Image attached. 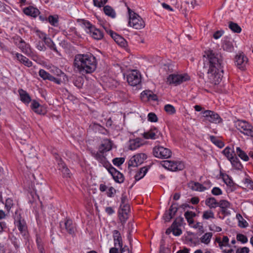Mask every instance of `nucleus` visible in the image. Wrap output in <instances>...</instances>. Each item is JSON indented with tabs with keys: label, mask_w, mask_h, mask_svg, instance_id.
<instances>
[{
	"label": "nucleus",
	"mask_w": 253,
	"mask_h": 253,
	"mask_svg": "<svg viewBox=\"0 0 253 253\" xmlns=\"http://www.w3.org/2000/svg\"><path fill=\"white\" fill-rule=\"evenodd\" d=\"M209 69L207 72L210 82L214 84H218L221 81L223 73V58L221 54L212 50L207 53Z\"/></svg>",
	"instance_id": "nucleus-1"
},
{
	"label": "nucleus",
	"mask_w": 253,
	"mask_h": 253,
	"mask_svg": "<svg viewBox=\"0 0 253 253\" xmlns=\"http://www.w3.org/2000/svg\"><path fill=\"white\" fill-rule=\"evenodd\" d=\"M74 68L76 72L82 75L93 73L96 68L97 61L91 54H78L75 56Z\"/></svg>",
	"instance_id": "nucleus-2"
},
{
	"label": "nucleus",
	"mask_w": 253,
	"mask_h": 253,
	"mask_svg": "<svg viewBox=\"0 0 253 253\" xmlns=\"http://www.w3.org/2000/svg\"><path fill=\"white\" fill-rule=\"evenodd\" d=\"M11 42L18 48L20 51L34 61L38 59L37 55L34 53L31 46L26 42L20 36L15 35L11 38Z\"/></svg>",
	"instance_id": "nucleus-3"
},
{
	"label": "nucleus",
	"mask_w": 253,
	"mask_h": 253,
	"mask_svg": "<svg viewBox=\"0 0 253 253\" xmlns=\"http://www.w3.org/2000/svg\"><path fill=\"white\" fill-rule=\"evenodd\" d=\"M112 143H102L99 147L98 151L96 152H91L92 156L95 158L103 167L107 169L111 167V164L107 160L103 154L111 150Z\"/></svg>",
	"instance_id": "nucleus-4"
},
{
	"label": "nucleus",
	"mask_w": 253,
	"mask_h": 253,
	"mask_svg": "<svg viewBox=\"0 0 253 253\" xmlns=\"http://www.w3.org/2000/svg\"><path fill=\"white\" fill-rule=\"evenodd\" d=\"M128 10L129 15V21L128 22L129 26L138 30L144 28L145 23L143 19L137 14L133 12L132 13L129 8H128Z\"/></svg>",
	"instance_id": "nucleus-5"
},
{
	"label": "nucleus",
	"mask_w": 253,
	"mask_h": 253,
	"mask_svg": "<svg viewBox=\"0 0 253 253\" xmlns=\"http://www.w3.org/2000/svg\"><path fill=\"white\" fill-rule=\"evenodd\" d=\"M184 222V218L181 216L176 217L171 225L168 228L166 231V234L169 235L171 232L176 236H180L182 234V230L180 227Z\"/></svg>",
	"instance_id": "nucleus-6"
},
{
	"label": "nucleus",
	"mask_w": 253,
	"mask_h": 253,
	"mask_svg": "<svg viewBox=\"0 0 253 253\" xmlns=\"http://www.w3.org/2000/svg\"><path fill=\"white\" fill-rule=\"evenodd\" d=\"M235 126L241 133L250 136L253 140V126L245 121L238 120L235 122Z\"/></svg>",
	"instance_id": "nucleus-7"
},
{
	"label": "nucleus",
	"mask_w": 253,
	"mask_h": 253,
	"mask_svg": "<svg viewBox=\"0 0 253 253\" xmlns=\"http://www.w3.org/2000/svg\"><path fill=\"white\" fill-rule=\"evenodd\" d=\"M161 165L165 169L172 171L181 170L185 168L184 164L182 162L165 160L161 162Z\"/></svg>",
	"instance_id": "nucleus-8"
},
{
	"label": "nucleus",
	"mask_w": 253,
	"mask_h": 253,
	"mask_svg": "<svg viewBox=\"0 0 253 253\" xmlns=\"http://www.w3.org/2000/svg\"><path fill=\"white\" fill-rule=\"evenodd\" d=\"M189 80L190 77L186 74H171L168 77L167 82L169 84H174L176 85Z\"/></svg>",
	"instance_id": "nucleus-9"
},
{
	"label": "nucleus",
	"mask_w": 253,
	"mask_h": 253,
	"mask_svg": "<svg viewBox=\"0 0 253 253\" xmlns=\"http://www.w3.org/2000/svg\"><path fill=\"white\" fill-rule=\"evenodd\" d=\"M128 84L133 86L139 85L141 83V76L137 70H133L129 73L126 77Z\"/></svg>",
	"instance_id": "nucleus-10"
},
{
	"label": "nucleus",
	"mask_w": 253,
	"mask_h": 253,
	"mask_svg": "<svg viewBox=\"0 0 253 253\" xmlns=\"http://www.w3.org/2000/svg\"><path fill=\"white\" fill-rule=\"evenodd\" d=\"M153 154L155 157L161 159H167L170 157L171 152L168 148L160 146H156L153 148Z\"/></svg>",
	"instance_id": "nucleus-11"
},
{
	"label": "nucleus",
	"mask_w": 253,
	"mask_h": 253,
	"mask_svg": "<svg viewBox=\"0 0 253 253\" xmlns=\"http://www.w3.org/2000/svg\"><path fill=\"white\" fill-rule=\"evenodd\" d=\"M203 117L206 121L211 123L218 124L222 122V119L215 112L211 110H206L202 112Z\"/></svg>",
	"instance_id": "nucleus-12"
},
{
	"label": "nucleus",
	"mask_w": 253,
	"mask_h": 253,
	"mask_svg": "<svg viewBox=\"0 0 253 253\" xmlns=\"http://www.w3.org/2000/svg\"><path fill=\"white\" fill-rule=\"evenodd\" d=\"M147 159V155L144 153H140L132 157L128 163V168L137 167L141 165L144 160Z\"/></svg>",
	"instance_id": "nucleus-13"
},
{
	"label": "nucleus",
	"mask_w": 253,
	"mask_h": 253,
	"mask_svg": "<svg viewBox=\"0 0 253 253\" xmlns=\"http://www.w3.org/2000/svg\"><path fill=\"white\" fill-rule=\"evenodd\" d=\"M231 204L228 201L225 200H221L218 202L217 207L220 208V211L218 212V214L221 213L222 216H219V218L223 219L225 216L229 215L230 214L228 209L230 208Z\"/></svg>",
	"instance_id": "nucleus-14"
},
{
	"label": "nucleus",
	"mask_w": 253,
	"mask_h": 253,
	"mask_svg": "<svg viewBox=\"0 0 253 253\" xmlns=\"http://www.w3.org/2000/svg\"><path fill=\"white\" fill-rule=\"evenodd\" d=\"M129 211L130 206L128 204H121L120 209L119 211V216L122 224H125L128 219Z\"/></svg>",
	"instance_id": "nucleus-15"
},
{
	"label": "nucleus",
	"mask_w": 253,
	"mask_h": 253,
	"mask_svg": "<svg viewBox=\"0 0 253 253\" xmlns=\"http://www.w3.org/2000/svg\"><path fill=\"white\" fill-rule=\"evenodd\" d=\"M10 54L13 56V58L17 60L20 63L23 64L27 67H31L33 66V63L27 57L21 53L11 51Z\"/></svg>",
	"instance_id": "nucleus-16"
},
{
	"label": "nucleus",
	"mask_w": 253,
	"mask_h": 253,
	"mask_svg": "<svg viewBox=\"0 0 253 253\" xmlns=\"http://www.w3.org/2000/svg\"><path fill=\"white\" fill-rule=\"evenodd\" d=\"M178 211L177 204L173 203L169 209L166 211L164 214L163 218L166 222H169L173 217Z\"/></svg>",
	"instance_id": "nucleus-17"
},
{
	"label": "nucleus",
	"mask_w": 253,
	"mask_h": 253,
	"mask_svg": "<svg viewBox=\"0 0 253 253\" xmlns=\"http://www.w3.org/2000/svg\"><path fill=\"white\" fill-rule=\"evenodd\" d=\"M107 170L116 182L122 183L124 181L125 177L123 173L117 170L112 166L110 167Z\"/></svg>",
	"instance_id": "nucleus-18"
},
{
	"label": "nucleus",
	"mask_w": 253,
	"mask_h": 253,
	"mask_svg": "<svg viewBox=\"0 0 253 253\" xmlns=\"http://www.w3.org/2000/svg\"><path fill=\"white\" fill-rule=\"evenodd\" d=\"M235 64L240 69L244 70L248 62V58L243 53L235 56Z\"/></svg>",
	"instance_id": "nucleus-19"
},
{
	"label": "nucleus",
	"mask_w": 253,
	"mask_h": 253,
	"mask_svg": "<svg viewBox=\"0 0 253 253\" xmlns=\"http://www.w3.org/2000/svg\"><path fill=\"white\" fill-rule=\"evenodd\" d=\"M64 224L66 231L72 236H74L75 235L76 227L73 220L70 218L66 217L65 219Z\"/></svg>",
	"instance_id": "nucleus-20"
},
{
	"label": "nucleus",
	"mask_w": 253,
	"mask_h": 253,
	"mask_svg": "<svg viewBox=\"0 0 253 253\" xmlns=\"http://www.w3.org/2000/svg\"><path fill=\"white\" fill-rule=\"evenodd\" d=\"M109 34L115 42L119 45L122 47H126L127 45V42L124 38L111 30L109 31Z\"/></svg>",
	"instance_id": "nucleus-21"
},
{
	"label": "nucleus",
	"mask_w": 253,
	"mask_h": 253,
	"mask_svg": "<svg viewBox=\"0 0 253 253\" xmlns=\"http://www.w3.org/2000/svg\"><path fill=\"white\" fill-rule=\"evenodd\" d=\"M59 170H61L62 173V176L64 178H70L71 177V173L69 169L66 167L62 159H59L58 163Z\"/></svg>",
	"instance_id": "nucleus-22"
},
{
	"label": "nucleus",
	"mask_w": 253,
	"mask_h": 253,
	"mask_svg": "<svg viewBox=\"0 0 253 253\" xmlns=\"http://www.w3.org/2000/svg\"><path fill=\"white\" fill-rule=\"evenodd\" d=\"M23 12L26 15L30 16L34 18L37 17L40 14V12L37 8L32 6L24 8L23 9Z\"/></svg>",
	"instance_id": "nucleus-23"
},
{
	"label": "nucleus",
	"mask_w": 253,
	"mask_h": 253,
	"mask_svg": "<svg viewBox=\"0 0 253 253\" xmlns=\"http://www.w3.org/2000/svg\"><path fill=\"white\" fill-rule=\"evenodd\" d=\"M222 47L224 50L228 52H232L234 50V46L232 42L228 37L224 38Z\"/></svg>",
	"instance_id": "nucleus-24"
},
{
	"label": "nucleus",
	"mask_w": 253,
	"mask_h": 253,
	"mask_svg": "<svg viewBox=\"0 0 253 253\" xmlns=\"http://www.w3.org/2000/svg\"><path fill=\"white\" fill-rule=\"evenodd\" d=\"M20 100L25 104H29L31 101V98L29 94L25 90L20 89L18 90Z\"/></svg>",
	"instance_id": "nucleus-25"
},
{
	"label": "nucleus",
	"mask_w": 253,
	"mask_h": 253,
	"mask_svg": "<svg viewBox=\"0 0 253 253\" xmlns=\"http://www.w3.org/2000/svg\"><path fill=\"white\" fill-rule=\"evenodd\" d=\"M113 234L115 246H116L117 244H118L120 248L123 247V244L122 238L119 231L118 230H115L113 232Z\"/></svg>",
	"instance_id": "nucleus-26"
},
{
	"label": "nucleus",
	"mask_w": 253,
	"mask_h": 253,
	"mask_svg": "<svg viewBox=\"0 0 253 253\" xmlns=\"http://www.w3.org/2000/svg\"><path fill=\"white\" fill-rule=\"evenodd\" d=\"M229 161L231 162L232 167L236 169L242 170L243 169V166L237 157L236 154L235 156H233L232 159H230Z\"/></svg>",
	"instance_id": "nucleus-27"
},
{
	"label": "nucleus",
	"mask_w": 253,
	"mask_h": 253,
	"mask_svg": "<svg viewBox=\"0 0 253 253\" xmlns=\"http://www.w3.org/2000/svg\"><path fill=\"white\" fill-rule=\"evenodd\" d=\"M150 166L144 167L140 168L134 176L135 180L138 181L142 178L145 176Z\"/></svg>",
	"instance_id": "nucleus-28"
},
{
	"label": "nucleus",
	"mask_w": 253,
	"mask_h": 253,
	"mask_svg": "<svg viewBox=\"0 0 253 253\" xmlns=\"http://www.w3.org/2000/svg\"><path fill=\"white\" fill-rule=\"evenodd\" d=\"M88 33L90 34L93 39L97 40H101L103 37V32L95 27L93 28Z\"/></svg>",
	"instance_id": "nucleus-29"
},
{
	"label": "nucleus",
	"mask_w": 253,
	"mask_h": 253,
	"mask_svg": "<svg viewBox=\"0 0 253 253\" xmlns=\"http://www.w3.org/2000/svg\"><path fill=\"white\" fill-rule=\"evenodd\" d=\"M218 202H217L216 200L214 197H209L206 199L205 204L210 209L212 208H215L217 207Z\"/></svg>",
	"instance_id": "nucleus-30"
},
{
	"label": "nucleus",
	"mask_w": 253,
	"mask_h": 253,
	"mask_svg": "<svg viewBox=\"0 0 253 253\" xmlns=\"http://www.w3.org/2000/svg\"><path fill=\"white\" fill-rule=\"evenodd\" d=\"M196 216L195 212L187 211L184 213V216L187 220L189 225H192L194 223V218Z\"/></svg>",
	"instance_id": "nucleus-31"
},
{
	"label": "nucleus",
	"mask_w": 253,
	"mask_h": 253,
	"mask_svg": "<svg viewBox=\"0 0 253 253\" xmlns=\"http://www.w3.org/2000/svg\"><path fill=\"white\" fill-rule=\"evenodd\" d=\"M90 127H91L95 131H98L99 133L101 134H107L108 133L107 130L105 129V128L98 124L94 123L90 126Z\"/></svg>",
	"instance_id": "nucleus-32"
},
{
	"label": "nucleus",
	"mask_w": 253,
	"mask_h": 253,
	"mask_svg": "<svg viewBox=\"0 0 253 253\" xmlns=\"http://www.w3.org/2000/svg\"><path fill=\"white\" fill-rule=\"evenodd\" d=\"M17 226L21 233L25 235L27 227L25 220L24 219L22 220L21 218H20L17 222Z\"/></svg>",
	"instance_id": "nucleus-33"
},
{
	"label": "nucleus",
	"mask_w": 253,
	"mask_h": 253,
	"mask_svg": "<svg viewBox=\"0 0 253 253\" xmlns=\"http://www.w3.org/2000/svg\"><path fill=\"white\" fill-rule=\"evenodd\" d=\"M157 130L156 128L154 129H150L147 132L143 133V136L144 138L149 139H155L156 138V132Z\"/></svg>",
	"instance_id": "nucleus-34"
},
{
	"label": "nucleus",
	"mask_w": 253,
	"mask_h": 253,
	"mask_svg": "<svg viewBox=\"0 0 253 253\" xmlns=\"http://www.w3.org/2000/svg\"><path fill=\"white\" fill-rule=\"evenodd\" d=\"M191 188L193 190L204 191L207 188L204 187L202 184L197 182H191L189 184Z\"/></svg>",
	"instance_id": "nucleus-35"
},
{
	"label": "nucleus",
	"mask_w": 253,
	"mask_h": 253,
	"mask_svg": "<svg viewBox=\"0 0 253 253\" xmlns=\"http://www.w3.org/2000/svg\"><path fill=\"white\" fill-rule=\"evenodd\" d=\"M31 107L32 109L36 113L38 114H42V106L40 104L37 102L36 100H33L32 104L31 105Z\"/></svg>",
	"instance_id": "nucleus-36"
},
{
	"label": "nucleus",
	"mask_w": 253,
	"mask_h": 253,
	"mask_svg": "<svg viewBox=\"0 0 253 253\" xmlns=\"http://www.w3.org/2000/svg\"><path fill=\"white\" fill-rule=\"evenodd\" d=\"M222 153L229 160L236 154L234 150L228 146L223 150Z\"/></svg>",
	"instance_id": "nucleus-37"
},
{
	"label": "nucleus",
	"mask_w": 253,
	"mask_h": 253,
	"mask_svg": "<svg viewBox=\"0 0 253 253\" xmlns=\"http://www.w3.org/2000/svg\"><path fill=\"white\" fill-rule=\"evenodd\" d=\"M44 43L51 50H53L54 52L59 54V52L58 51L57 47L53 42V41L49 38H47L46 40L44 41Z\"/></svg>",
	"instance_id": "nucleus-38"
},
{
	"label": "nucleus",
	"mask_w": 253,
	"mask_h": 253,
	"mask_svg": "<svg viewBox=\"0 0 253 253\" xmlns=\"http://www.w3.org/2000/svg\"><path fill=\"white\" fill-rule=\"evenodd\" d=\"M236 218L238 220V225L241 228H246L248 226V223L244 219L240 213L236 214Z\"/></svg>",
	"instance_id": "nucleus-39"
},
{
	"label": "nucleus",
	"mask_w": 253,
	"mask_h": 253,
	"mask_svg": "<svg viewBox=\"0 0 253 253\" xmlns=\"http://www.w3.org/2000/svg\"><path fill=\"white\" fill-rule=\"evenodd\" d=\"M236 154V155H238L242 160H244V161L247 162L249 160V156L240 147H237Z\"/></svg>",
	"instance_id": "nucleus-40"
},
{
	"label": "nucleus",
	"mask_w": 253,
	"mask_h": 253,
	"mask_svg": "<svg viewBox=\"0 0 253 253\" xmlns=\"http://www.w3.org/2000/svg\"><path fill=\"white\" fill-rule=\"evenodd\" d=\"M105 14L112 18H115L116 13L114 9L109 5H106L103 8Z\"/></svg>",
	"instance_id": "nucleus-41"
},
{
	"label": "nucleus",
	"mask_w": 253,
	"mask_h": 253,
	"mask_svg": "<svg viewBox=\"0 0 253 253\" xmlns=\"http://www.w3.org/2000/svg\"><path fill=\"white\" fill-rule=\"evenodd\" d=\"M212 236V233L211 232H208L205 233L201 238V242L205 244H208Z\"/></svg>",
	"instance_id": "nucleus-42"
},
{
	"label": "nucleus",
	"mask_w": 253,
	"mask_h": 253,
	"mask_svg": "<svg viewBox=\"0 0 253 253\" xmlns=\"http://www.w3.org/2000/svg\"><path fill=\"white\" fill-rule=\"evenodd\" d=\"M229 28L234 33H240L241 32V28L236 23L230 22Z\"/></svg>",
	"instance_id": "nucleus-43"
},
{
	"label": "nucleus",
	"mask_w": 253,
	"mask_h": 253,
	"mask_svg": "<svg viewBox=\"0 0 253 253\" xmlns=\"http://www.w3.org/2000/svg\"><path fill=\"white\" fill-rule=\"evenodd\" d=\"M202 217L204 219H209L210 218H214V215L213 212L211 210L204 211Z\"/></svg>",
	"instance_id": "nucleus-44"
},
{
	"label": "nucleus",
	"mask_w": 253,
	"mask_h": 253,
	"mask_svg": "<svg viewBox=\"0 0 253 253\" xmlns=\"http://www.w3.org/2000/svg\"><path fill=\"white\" fill-rule=\"evenodd\" d=\"M236 239L238 241L240 242L242 244H245L247 243L248 241L247 237L241 233L237 234Z\"/></svg>",
	"instance_id": "nucleus-45"
},
{
	"label": "nucleus",
	"mask_w": 253,
	"mask_h": 253,
	"mask_svg": "<svg viewBox=\"0 0 253 253\" xmlns=\"http://www.w3.org/2000/svg\"><path fill=\"white\" fill-rule=\"evenodd\" d=\"M39 76L44 80H49L50 74L43 69H40L39 72Z\"/></svg>",
	"instance_id": "nucleus-46"
},
{
	"label": "nucleus",
	"mask_w": 253,
	"mask_h": 253,
	"mask_svg": "<svg viewBox=\"0 0 253 253\" xmlns=\"http://www.w3.org/2000/svg\"><path fill=\"white\" fill-rule=\"evenodd\" d=\"M84 84V79L81 77H79L74 81V85L78 88L82 87Z\"/></svg>",
	"instance_id": "nucleus-47"
},
{
	"label": "nucleus",
	"mask_w": 253,
	"mask_h": 253,
	"mask_svg": "<svg viewBox=\"0 0 253 253\" xmlns=\"http://www.w3.org/2000/svg\"><path fill=\"white\" fill-rule=\"evenodd\" d=\"M125 160V159L123 157L116 158L113 160L112 162L115 166L119 167L124 163Z\"/></svg>",
	"instance_id": "nucleus-48"
},
{
	"label": "nucleus",
	"mask_w": 253,
	"mask_h": 253,
	"mask_svg": "<svg viewBox=\"0 0 253 253\" xmlns=\"http://www.w3.org/2000/svg\"><path fill=\"white\" fill-rule=\"evenodd\" d=\"M243 182L246 187L253 190V181L250 178H245Z\"/></svg>",
	"instance_id": "nucleus-49"
},
{
	"label": "nucleus",
	"mask_w": 253,
	"mask_h": 253,
	"mask_svg": "<svg viewBox=\"0 0 253 253\" xmlns=\"http://www.w3.org/2000/svg\"><path fill=\"white\" fill-rule=\"evenodd\" d=\"M222 178L227 185L229 186H232L233 185L234 182L228 175H223Z\"/></svg>",
	"instance_id": "nucleus-50"
},
{
	"label": "nucleus",
	"mask_w": 253,
	"mask_h": 253,
	"mask_svg": "<svg viewBox=\"0 0 253 253\" xmlns=\"http://www.w3.org/2000/svg\"><path fill=\"white\" fill-rule=\"evenodd\" d=\"M164 109L166 112L169 114H173L176 112L174 107L170 104L166 105L165 106Z\"/></svg>",
	"instance_id": "nucleus-51"
},
{
	"label": "nucleus",
	"mask_w": 253,
	"mask_h": 253,
	"mask_svg": "<svg viewBox=\"0 0 253 253\" xmlns=\"http://www.w3.org/2000/svg\"><path fill=\"white\" fill-rule=\"evenodd\" d=\"M83 24L84 25V26L85 27L86 29L87 30V32L89 33L93 28H94L95 27L90 23V22H89L87 20H83Z\"/></svg>",
	"instance_id": "nucleus-52"
},
{
	"label": "nucleus",
	"mask_w": 253,
	"mask_h": 253,
	"mask_svg": "<svg viewBox=\"0 0 253 253\" xmlns=\"http://www.w3.org/2000/svg\"><path fill=\"white\" fill-rule=\"evenodd\" d=\"M13 206V200L11 198H8L5 201V207L7 211L9 212L11 208Z\"/></svg>",
	"instance_id": "nucleus-53"
},
{
	"label": "nucleus",
	"mask_w": 253,
	"mask_h": 253,
	"mask_svg": "<svg viewBox=\"0 0 253 253\" xmlns=\"http://www.w3.org/2000/svg\"><path fill=\"white\" fill-rule=\"evenodd\" d=\"M48 20L49 23L54 26H56L58 22V18L52 15H50L48 18Z\"/></svg>",
	"instance_id": "nucleus-54"
},
{
	"label": "nucleus",
	"mask_w": 253,
	"mask_h": 253,
	"mask_svg": "<svg viewBox=\"0 0 253 253\" xmlns=\"http://www.w3.org/2000/svg\"><path fill=\"white\" fill-rule=\"evenodd\" d=\"M152 91L150 90H144L141 93V97L142 99H144L145 100H148L149 98L150 97L151 93Z\"/></svg>",
	"instance_id": "nucleus-55"
},
{
	"label": "nucleus",
	"mask_w": 253,
	"mask_h": 253,
	"mask_svg": "<svg viewBox=\"0 0 253 253\" xmlns=\"http://www.w3.org/2000/svg\"><path fill=\"white\" fill-rule=\"evenodd\" d=\"M148 120L151 122H156L158 121V118L155 113H150L148 115Z\"/></svg>",
	"instance_id": "nucleus-56"
},
{
	"label": "nucleus",
	"mask_w": 253,
	"mask_h": 253,
	"mask_svg": "<svg viewBox=\"0 0 253 253\" xmlns=\"http://www.w3.org/2000/svg\"><path fill=\"white\" fill-rule=\"evenodd\" d=\"M44 44H45L44 42L39 41L37 44L36 47L40 51H45L46 50V47Z\"/></svg>",
	"instance_id": "nucleus-57"
},
{
	"label": "nucleus",
	"mask_w": 253,
	"mask_h": 253,
	"mask_svg": "<svg viewBox=\"0 0 253 253\" xmlns=\"http://www.w3.org/2000/svg\"><path fill=\"white\" fill-rule=\"evenodd\" d=\"M37 244L38 249L40 253H44V247L42 245V241H40V239L38 238L37 239Z\"/></svg>",
	"instance_id": "nucleus-58"
},
{
	"label": "nucleus",
	"mask_w": 253,
	"mask_h": 253,
	"mask_svg": "<svg viewBox=\"0 0 253 253\" xmlns=\"http://www.w3.org/2000/svg\"><path fill=\"white\" fill-rule=\"evenodd\" d=\"M211 193L213 195L218 196L222 194V190L218 187H214L211 190Z\"/></svg>",
	"instance_id": "nucleus-59"
},
{
	"label": "nucleus",
	"mask_w": 253,
	"mask_h": 253,
	"mask_svg": "<svg viewBox=\"0 0 253 253\" xmlns=\"http://www.w3.org/2000/svg\"><path fill=\"white\" fill-rule=\"evenodd\" d=\"M144 144V143H130L129 146V149L131 150H134L142 146Z\"/></svg>",
	"instance_id": "nucleus-60"
},
{
	"label": "nucleus",
	"mask_w": 253,
	"mask_h": 253,
	"mask_svg": "<svg viewBox=\"0 0 253 253\" xmlns=\"http://www.w3.org/2000/svg\"><path fill=\"white\" fill-rule=\"evenodd\" d=\"M249 249L248 247H244L243 248H238L236 250V253H249Z\"/></svg>",
	"instance_id": "nucleus-61"
},
{
	"label": "nucleus",
	"mask_w": 253,
	"mask_h": 253,
	"mask_svg": "<svg viewBox=\"0 0 253 253\" xmlns=\"http://www.w3.org/2000/svg\"><path fill=\"white\" fill-rule=\"evenodd\" d=\"M223 30L217 31L213 34V37L214 39L217 40L223 35Z\"/></svg>",
	"instance_id": "nucleus-62"
},
{
	"label": "nucleus",
	"mask_w": 253,
	"mask_h": 253,
	"mask_svg": "<svg viewBox=\"0 0 253 253\" xmlns=\"http://www.w3.org/2000/svg\"><path fill=\"white\" fill-rule=\"evenodd\" d=\"M121 253H132V251L128 247L125 245L120 248Z\"/></svg>",
	"instance_id": "nucleus-63"
},
{
	"label": "nucleus",
	"mask_w": 253,
	"mask_h": 253,
	"mask_svg": "<svg viewBox=\"0 0 253 253\" xmlns=\"http://www.w3.org/2000/svg\"><path fill=\"white\" fill-rule=\"evenodd\" d=\"M116 193V190L113 187H111L109 188L107 192V195L109 197H113L114 194Z\"/></svg>",
	"instance_id": "nucleus-64"
}]
</instances>
